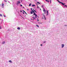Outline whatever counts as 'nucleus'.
Returning <instances> with one entry per match:
<instances>
[{"mask_svg":"<svg viewBox=\"0 0 67 67\" xmlns=\"http://www.w3.org/2000/svg\"><path fill=\"white\" fill-rule=\"evenodd\" d=\"M43 16L44 18V19L45 20H46V18H45V15H43Z\"/></svg>","mask_w":67,"mask_h":67,"instance_id":"nucleus-8","label":"nucleus"},{"mask_svg":"<svg viewBox=\"0 0 67 67\" xmlns=\"http://www.w3.org/2000/svg\"><path fill=\"white\" fill-rule=\"evenodd\" d=\"M36 26H37V27H39V26H38V25H36Z\"/></svg>","mask_w":67,"mask_h":67,"instance_id":"nucleus-19","label":"nucleus"},{"mask_svg":"<svg viewBox=\"0 0 67 67\" xmlns=\"http://www.w3.org/2000/svg\"><path fill=\"white\" fill-rule=\"evenodd\" d=\"M37 8H38V7L37 6Z\"/></svg>","mask_w":67,"mask_h":67,"instance_id":"nucleus-33","label":"nucleus"},{"mask_svg":"<svg viewBox=\"0 0 67 67\" xmlns=\"http://www.w3.org/2000/svg\"><path fill=\"white\" fill-rule=\"evenodd\" d=\"M17 29L18 30H20V28L19 27H18L17 28Z\"/></svg>","mask_w":67,"mask_h":67,"instance_id":"nucleus-11","label":"nucleus"},{"mask_svg":"<svg viewBox=\"0 0 67 67\" xmlns=\"http://www.w3.org/2000/svg\"><path fill=\"white\" fill-rule=\"evenodd\" d=\"M57 0V1H58L59 2V3H61L62 5H64L65 4L59 1V0Z\"/></svg>","mask_w":67,"mask_h":67,"instance_id":"nucleus-1","label":"nucleus"},{"mask_svg":"<svg viewBox=\"0 0 67 67\" xmlns=\"http://www.w3.org/2000/svg\"><path fill=\"white\" fill-rule=\"evenodd\" d=\"M37 3H38L39 4H41V3H39V2H37Z\"/></svg>","mask_w":67,"mask_h":67,"instance_id":"nucleus-16","label":"nucleus"},{"mask_svg":"<svg viewBox=\"0 0 67 67\" xmlns=\"http://www.w3.org/2000/svg\"><path fill=\"white\" fill-rule=\"evenodd\" d=\"M34 15H37L35 13V12H34Z\"/></svg>","mask_w":67,"mask_h":67,"instance_id":"nucleus-7","label":"nucleus"},{"mask_svg":"<svg viewBox=\"0 0 67 67\" xmlns=\"http://www.w3.org/2000/svg\"><path fill=\"white\" fill-rule=\"evenodd\" d=\"M47 1L48 2V3L49 2V1Z\"/></svg>","mask_w":67,"mask_h":67,"instance_id":"nucleus-30","label":"nucleus"},{"mask_svg":"<svg viewBox=\"0 0 67 67\" xmlns=\"http://www.w3.org/2000/svg\"><path fill=\"white\" fill-rule=\"evenodd\" d=\"M31 19L32 20V19Z\"/></svg>","mask_w":67,"mask_h":67,"instance_id":"nucleus-38","label":"nucleus"},{"mask_svg":"<svg viewBox=\"0 0 67 67\" xmlns=\"http://www.w3.org/2000/svg\"><path fill=\"white\" fill-rule=\"evenodd\" d=\"M0 29H1V27L0 26Z\"/></svg>","mask_w":67,"mask_h":67,"instance_id":"nucleus-29","label":"nucleus"},{"mask_svg":"<svg viewBox=\"0 0 67 67\" xmlns=\"http://www.w3.org/2000/svg\"><path fill=\"white\" fill-rule=\"evenodd\" d=\"M4 17H5V15H4Z\"/></svg>","mask_w":67,"mask_h":67,"instance_id":"nucleus-34","label":"nucleus"},{"mask_svg":"<svg viewBox=\"0 0 67 67\" xmlns=\"http://www.w3.org/2000/svg\"><path fill=\"white\" fill-rule=\"evenodd\" d=\"M4 1L5 2H7V1L6 0H4Z\"/></svg>","mask_w":67,"mask_h":67,"instance_id":"nucleus-13","label":"nucleus"},{"mask_svg":"<svg viewBox=\"0 0 67 67\" xmlns=\"http://www.w3.org/2000/svg\"><path fill=\"white\" fill-rule=\"evenodd\" d=\"M1 5V4H0V5Z\"/></svg>","mask_w":67,"mask_h":67,"instance_id":"nucleus-41","label":"nucleus"},{"mask_svg":"<svg viewBox=\"0 0 67 67\" xmlns=\"http://www.w3.org/2000/svg\"><path fill=\"white\" fill-rule=\"evenodd\" d=\"M21 3V2L20 1H17V4L18 5V4H19Z\"/></svg>","mask_w":67,"mask_h":67,"instance_id":"nucleus-2","label":"nucleus"},{"mask_svg":"<svg viewBox=\"0 0 67 67\" xmlns=\"http://www.w3.org/2000/svg\"><path fill=\"white\" fill-rule=\"evenodd\" d=\"M43 11L44 12V14H45V12L46 13V10L44 9L43 10Z\"/></svg>","mask_w":67,"mask_h":67,"instance_id":"nucleus-3","label":"nucleus"},{"mask_svg":"<svg viewBox=\"0 0 67 67\" xmlns=\"http://www.w3.org/2000/svg\"><path fill=\"white\" fill-rule=\"evenodd\" d=\"M37 15H35V18H37Z\"/></svg>","mask_w":67,"mask_h":67,"instance_id":"nucleus-12","label":"nucleus"},{"mask_svg":"<svg viewBox=\"0 0 67 67\" xmlns=\"http://www.w3.org/2000/svg\"><path fill=\"white\" fill-rule=\"evenodd\" d=\"M47 15H48V11L47 10Z\"/></svg>","mask_w":67,"mask_h":67,"instance_id":"nucleus-14","label":"nucleus"},{"mask_svg":"<svg viewBox=\"0 0 67 67\" xmlns=\"http://www.w3.org/2000/svg\"><path fill=\"white\" fill-rule=\"evenodd\" d=\"M34 11L32 10V11L30 12V13H31V14H33V13H34Z\"/></svg>","mask_w":67,"mask_h":67,"instance_id":"nucleus-4","label":"nucleus"},{"mask_svg":"<svg viewBox=\"0 0 67 67\" xmlns=\"http://www.w3.org/2000/svg\"><path fill=\"white\" fill-rule=\"evenodd\" d=\"M33 10H34V11H35V12H36V11L35 10H34V9H33Z\"/></svg>","mask_w":67,"mask_h":67,"instance_id":"nucleus-21","label":"nucleus"},{"mask_svg":"<svg viewBox=\"0 0 67 67\" xmlns=\"http://www.w3.org/2000/svg\"><path fill=\"white\" fill-rule=\"evenodd\" d=\"M23 11H24V12L25 13V14H27L26 13V12H25V11L23 10Z\"/></svg>","mask_w":67,"mask_h":67,"instance_id":"nucleus-15","label":"nucleus"},{"mask_svg":"<svg viewBox=\"0 0 67 67\" xmlns=\"http://www.w3.org/2000/svg\"><path fill=\"white\" fill-rule=\"evenodd\" d=\"M29 5V6H31V4H30Z\"/></svg>","mask_w":67,"mask_h":67,"instance_id":"nucleus-24","label":"nucleus"},{"mask_svg":"<svg viewBox=\"0 0 67 67\" xmlns=\"http://www.w3.org/2000/svg\"><path fill=\"white\" fill-rule=\"evenodd\" d=\"M27 11H29V9H27Z\"/></svg>","mask_w":67,"mask_h":67,"instance_id":"nucleus-36","label":"nucleus"},{"mask_svg":"<svg viewBox=\"0 0 67 67\" xmlns=\"http://www.w3.org/2000/svg\"><path fill=\"white\" fill-rule=\"evenodd\" d=\"M9 63H12V61L11 60H10L9 61Z\"/></svg>","mask_w":67,"mask_h":67,"instance_id":"nucleus-10","label":"nucleus"},{"mask_svg":"<svg viewBox=\"0 0 67 67\" xmlns=\"http://www.w3.org/2000/svg\"><path fill=\"white\" fill-rule=\"evenodd\" d=\"M2 43L3 44H4L5 43V42H4V41Z\"/></svg>","mask_w":67,"mask_h":67,"instance_id":"nucleus-18","label":"nucleus"},{"mask_svg":"<svg viewBox=\"0 0 67 67\" xmlns=\"http://www.w3.org/2000/svg\"><path fill=\"white\" fill-rule=\"evenodd\" d=\"M62 48H63L64 47V44H62Z\"/></svg>","mask_w":67,"mask_h":67,"instance_id":"nucleus-5","label":"nucleus"},{"mask_svg":"<svg viewBox=\"0 0 67 67\" xmlns=\"http://www.w3.org/2000/svg\"><path fill=\"white\" fill-rule=\"evenodd\" d=\"M4 5L3 4V3H2V6H3V5Z\"/></svg>","mask_w":67,"mask_h":67,"instance_id":"nucleus-20","label":"nucleus"},{"mask_svg":"<svg viewBox=\"0 0 67 67\" xmlns=\"http://www.w3.org/2000/svg\"><path fill=\"white\" fill-rule=\"evenodd\" d=\"M32 20H34V19H32Z\"/></svg>","mask_w":67,"mask_h":67,"instance_id":"nucleus-40","label":"nucleus"},{"mask_svg":"<svg viewBox=\"0 0 67 67\" xmlns=\"http://www.w3.org/2000/svg\"><path fill=\"white\" fill-rule=\"evenodd\" d=\"M46 1H47V0H46Z\"/></svg>","mask_w":67,"mask_h":67,"instance_id":"nucleus-32","label":"nucleus"},{"mask_svg":"<svg viewBox=\"0 0 67 67\" xmlns=\"http://www.w3.org/2000/svg\"><path fill=\"white\" fill-rule=\"evenodd\" d=\"M20 6H21V7H22V5H20Z\"/></svg>","mask_w":67,"mask_h":67,"instance_id":"nucleus-28","label":"nucleus"},{"mask_svg":"<svg viewBox=\"0 0 67 67\" xmlns=\"http://www.w3.org/2000/svg\"><path fill=\"white\" fill-rule=\"evenodd\" d=\"M43 43H46V42L44 41V42H43Z\"/></svg>","mask_w":67,"mask_h":67,"instance_id":"nucleus-27","label":"nucleus"},{"mask_svg":"<svg viewBox=\"0 0 67 67\" xmlns=\"http://www.w3.org/2000/svg\"><path fill=\"white\" fill-rule=\"evenodd\" d=\"M37 21H39V20L38 19H37Z\"/></svg>","mask_w":67,"mask_h":67,"instance_id":"nucleus-23","label":"nucleus"},{"mask_svg":"<svg viewBox=\"0 0 67 67\" xmlns=\"http://www.w3.org/2000/svg\"><path fill=\"white\" fill-rule=\"evenodd\" d=\"M31 10L32 11H33V9H32V8H31Z\"/></svg>","mask_w":67,"mask_h":67,"instance_id":"nucleus-25","label":"nucleus"},{"mask_svg":"<svg viewBox=\"0 0 67 67\" xmlns=\"http://www.w3.org/2000/svg\"><path fill=\"white\" fill-rule=\"evenodd\" d=\"M32 7H35V5H32Z\"/></svg>","mask_w":67,"mask_h":67,"instance_id":"nucleus-17","label":"nucleus"},{"mask_svg":"<svg viewBox=\"0 0 67 67\" xmlns=\"http://www.w3.org/2000/svg\"><path fill=\"white\" fill-rule=\"evenodd\" d=\"M37 17H38V18H39V17L38 16Z\"/></svg>","mask_w":67,"mask_h":67,"instance_id":"nucleus-37","label":"nucleus"},{"mask_svg":"<svg viewBox=\"0 0 67 67\" xmlns=\"http://www.w3.org/2000/svg\"><path fill=\"white\" fill-rule=\"evenodd\" d=\"M40 45L41 46H43V45L42 44H41Z\"/></svg>","mask_w":67,"mask_h":67,"instance_id":"nucleus-26","label":"nucleus"},{"mask_svg":"<svg viewBox=\"0 0 67 67\" xmlns=\"http://www.w3.org/2000/svg\"><path fill=\"white\" fill-rule=\"evenodd\" d=\"M0 16H2V15L1 14H0Z\"/></svg>","mask_w":67,"mask_h":67,"instance_id":"nucleus-22","label":"nucleus"},{"mask_svg":"<svg viewBox=\"0 0 67 67\" xmlns=\"http://www.w3.org/2000/svg\"><path fill=\"white\" fill-rule=\"evenodd\" d=\"M23 14H24V12H23Z\"/></svg>","mask_w":67,"mask_h":67,"instance_id":"nucleus-35","label":"nucleus"},{"mask_svg":"<svg viewBox=\"0 0 67 67\" xmlns=\"http://www.w3.org/2000/svg\"><path fill=\"white\" fill-rule=\"evenodd\" d=\"M65 5V4L64 5H64V7H66V8H67V5Z\"/></svg>","mask_w":67,"mask_h":67,"instance_id":"nucleus-6","label":"nucleus"},{"mask_svg":"<svg viewBox=\"0 0 67 67\" xmlns=\"http://www.w3.org/2000/svg\"><path fill=\"white\" fill-rule=\"evenodd\" d=\"M32 18H33V19H35V20H36V19H35V17H34V16Z\"/></svg>","mask_w":67,"mask_h":67,"instance_id":"nucleus-9","label":"nucleus"},{"mask_svg":"<svg viewBox=\"0 0 67 67\" xmlns=\"http://www.w3.org/2000/svg\"><path fill=\"white\" fill-rule=\"evenodd\" d=\"M65 26H67V25H65Z\"/></svg>","mask_w":67,"mask_h":67,"instance_id":"nucleus-39","label":"nucleus"},{"mask_svg":"<svg viewBox=\"0 0 67 67\" xmlns=\"http://www.w3.org/2000/svg\"><path fill=\"white\" fill-rule=\"evenodd\" d=\"M40 10H41V9H40Z\"/></svg>","mask_w":67,"mask_h":67,"instance_id":"nucleus-42","label":"nucleus"},{"mask_svg":"<svg viewBox=\"0 0 67 67\" xmlns=\"http://www.w3.org/2000/svg\"><path fill=\"white\" fill-rule=\"evenodd\" d=\"M20 12H22V11L21 10H20Z\"/></svg>","mask_w":67,"mask_h":67,"instance_id":"nucleus-31","label":"nucleus"}]
</instances>
